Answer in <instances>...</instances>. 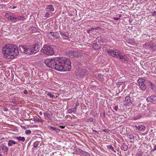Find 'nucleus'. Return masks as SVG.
<instances>
[{
    "mask_svg": "<svg viewBox=\"0 0 156 156\" xmlns=\"http://www.w3.org/2000/svg\"><path fill=\"white\" fill-rule=\"evenodd\" d=\"M44 62L47 66L59 71H69L71 69L70 61L65 57L46 59Z\"/></svg>",
    "mask_w": 156,
    "mask_h": 156,
    "instance_id": "1",
    "label": "nucleus"
},
{
    "mask_svg": "<svg viewBox=\"0 0 156 156\" xmlns=\"http://www.w3.org/2000/svg\"><path fill=\"white\" fill-rule=\"evenodd\" d=\"M2 53L4 57L8 59L13 58L19 54L18 49L16 46L12 45H6L3 47Z\"/></svg>",
    "mask_w": 156,
    "mask_h": 156,
    "instance_id": "2",
    "label": "nucleus"
},
{
    "mask_svg": "<svg viewBox=\"0 0 156 156\" xmlns=\"http://www.w3.org/2000/svg\"><path fill=\"white\" fill-rule=\"evenodd\" d=\"M41 52L44 55H51L54 53V51L52 46L50 45H44L41 50Z\"/></svg>",
    "mask_w": 156,
    "mask_h": 156,
    "instance_id": "3",
    "label": "nucleus"
},
{
    "mask_svg": "<svg viewBox=\"0 0 156 156\" xmlns=\"http://www.w3.org/2000/svg\"><path fill=\"white\" fill-rule=\"evenodd\" d=\"M106 51L107 52L109 55L114 57H119L121 53L120 51L118 49L107 50Z\"/></svg>",
    "mask_w": 156,
    "mask_h": 156,
    "instance_id": "4",
    "label": "nucleus"
},
{
    "mask_svg": "<svg viewBox=\"0 0 156 156\" xmlns=\"http://www.w3.org/2000/svg\"><path fill=\"white\" fill-rule=\"evenodd\" d=\"M19 48L21 52L30 54V46H26L24 45H22L19 46Z\"/></svg>",
    "mask_w": 156,
    "mask_h": 156,
    "instance_id": "5",
    "label": "nucleus"
},
{
    "mask_svg": "<svg viewBox=\"0 0 156 156\" xmlns=\"http://www.w3.org/2000/svg\"><path fill=\"white\" fill-rule=\"evenodd\" d=\"M8 19H10L12 21H13L14 22H16L17 21L23 20L24 19V17L23 16H20L18 17H14L12 16H9Z\"/></svg>",
    "mask_w": 156,
    "mask_h": 156,
    "instance_id": "6",
    "label": "nucleus"
},
{
    "mask_svg": "<svg viewBox=\"0 0 156 156\" xmlns=\"http://www.w3.org/2000/svg\"><path fill=\"white\" fill-rule=\"evenodd\" d=\"M33 48V53L34 54L37 52L41 46V44L40 43H36L34 45L32 46Z\"/></svg>",
    "mask_w": 156,
    "mask_h": 156,
    "instance_id": "7",
    "label": "nucleus"
},
{
    "mask_svg": "<svg viewBox=\"0 0 156 156\" xmlns=\"http://www.w3.org/2000/svg\"><path fill=\"white\" fill-rule=\"evenodd\" d=\"M67 54L70 56L78 57L80 53L75 51L70 50L67 52Z\"/></svg>",
    "mask_w": 156,
    "mask_h": 156,
    "instance_id": "8",
    "label": "nucleus"
},
{
    "mask_svg": "<svg viewBox=\"0 0 156 156\" xmlns=\"http://www.w3.org/2000/svg\"><path fill=\"white\" fill-rule=\"evenodd\" d=\"M125 103L126 105H131L133 102V101L130 99V97L129 96H126L125 98Z\"/></svg>",
    "mask_w": 156,
    "mask_h": 156,
    "instance_id": "9",
    "label": "nucleus"
},
{
    "mask_svg": "<svg viewBox=\"0 0 156 156\" xmlns=\"http://www.w3.org/2000/svg\"><path fill=\"white\" fill-rule=\"evenodd\" d=\"M146 100L147 102H150L156 101V96L151 95L148 97Z\"/></svg>",
    "mask_w": 156,
    "mask_h": 156,
    "instance_id": "10",
    "label": "nucleus"
},
{
    "mask_svg": "<svg viewBox=\"0 0 156 156\" xmlns=\"http://www.w3.org/2000/svg\"><path fill=\"white\" fill-rule=\"evenodd\" d=\"M49 34L51 35V36L54 38H58L59 37L60 35L59 33L57 32H50Z\"/></svg>",
    "mask_w": 156,
    "mask_h": 156,
    "instance_id": "11",
    "label": "nucleus"
},
{
    "mask_svg": "<svg viewBox=\"0 0 156 156\" xmlns=\"http://www.w3.org/2000/svg\"><path fill=\"white\" fill-rule=\"evenodd\" d=\"M48 128L51 131H54V132L56 133L59 132L60 131V129L57 128L55 127H53L51 126H48Z\"/></svg>",
    "mask_w": 156,
    "mask_h": 156,
    "instance_id": "12",
    "label": "nucleus"
},
{
    "mask_svg": "<svg viewBox=\"0 0 156 156\" xmlns=\"http://www.w3.org/2000/svg\"><path fill=\"white\" fill-rule=\"evenodd\" d=\"M74 148L75 149V151H76L78 154H82L84 152L82 150L77 147H74Z\"/></svg>",
    "mask_w": 156,
    "mask_h": 156,
    "instance_id": "13",
    "label": "nucleus"
},
{
    "mask_svg": "<svg viewBox=\"0 0 156 156\" xmlns=\"http://www.w3.org/2000/svg\"><path fill=\"white\" fill-rule=\"evenodd\" d=\"M60 34L62 38L65 40H69V37L65 33H64L62 32H60Z\"/></svg>",
    "mask_w": 156,
    "mask_h": 156,
    "instance_id": "14",
    "label": "nucleus"
},
{
    "mask_svg": "<svg viewBox=\"0 0 156 156\" xmlns=\"http://www.w3.org/2000/svg\"><path fill=\"white\" fill-rule=\"evenodd\" d=\"M33 120L35 122H40L41 123L43 122V120L39 118L37 116L34 117Z\"/></svg>",
    "mask_w": 156,
    "mask_h": 156,
    "instance_id": "15",
    "label": "nucleus"
},
{
    "mask_svg": "<svg viewBox=\"0 0 156 156\" xmlns=\"http://www.w3.org/2000/svg\"><path fill=\"white\" fill-rule=\"evenodd\" d=\"M47 10H49V12H53L54 10V8L53 6L52 5H47L46 7Z\"/></svg>",
    "mask_w": 156,
    "mask_h": 156,
    "instance_id": "16",
    "label": "nucleus"
},
{
    "mask_svg": "<svg viewBox=\"0 0 156 156\" xmlns=\"http://www.w3.org/2000/svg\"><path fill=\"white\" fill-rule=\"evenodd\" d=\"M144 45H145V46H148V48L150 50H153L154 49V45L153 44V43H150V44H145Z\"/></svg>",
    "mask_w": 156,
    "mask_h": 156,
    "instance_id": "17",
    "label": "nucleus"
},
{
    "mask_svg": "<svg viewBox=\"0 0 156 156\" xmlns=\"http://www.w3.org/2000/svg\"><path fill=\"white\" fill-rule=\"evenodd\" d=\"M136 128L139 131H144L145 127L144 125H141L137 126Z\"/></svg>",
    "mask_w": 156,
    "mask_h": 156,
    "instance_id": "18",
    "label": "nucleus"
},
{
    "mask_svg": "<svg viewBox=\"0 0 156 156\" xmlns=\"http://www.w3.org/2000/svg\"><path fill=\"white\" fill-rule=\"evenodd\" d=\"M128 148V147L126 144L123 143L122 144L121 147L122 150L124 151H127Z\"/></svg>",
    "mask_w": 156,
    "mask_h": 156,
    "instance_id": "19",
    "label": "nucleus"
},
{
    "mask_svg": "<svg viewBox=\"0 0 156 156\" xmlns=\"http://www.w3.org/2000/svg\"><path fill=\"white\" fill-rule=\"evenodd\" d=\"M139 86L140 88L143 90H145L147 86L144 83L140 84Z\"/></svg>",
    "mask_w": 156,
    "mask_h": 156,
    "instance_id": "20",
    "label": "nucleus"
},
{
    "mask_svg": "<svg viewBox=\"0 0 156 156\" xmlns=\"http://www.w3.org/2000/svg\"><path fill=\"white\" fill-rule=\"evenodd\" d=\"M15 138H16L20 142H23L25 140V139L24 137L18 136L16 137Z\"/></svg>",
    "mask_w": 156,
    "mask_h": 156,
    "instance_id": "21",
    "label": "nucleus"
},
{
    "mask_svg": "<svg viewBox=\"0 0 156 156\" xmlns=\"http://www.w3.org/2000/svg\"><path fill=\"white\" fill-rule=\"evenodd\" d=\"M17 143V142H15L12 140H9L8 141V145L9 146H11L13 144H15Z\"/></svg>",
    "mask_w": 156,
    "mask_h": 156,
    "instance_id": "22",
    "label": "nucleus"
},
{
    "mask_svg": "<svg viewBox=\"0 0 156 156\" xmlns=\"http://www.w3.org/2000/svg\"><path fill=\"white\" fill-rule=\"evenodd\" d=\"M148 84L150 87H151L152 90H154V88L155 87L154 85L151 82H148Z\"/></svg>",
    "mask_w": 156,
    "mask_h": 156,
    "instance_id": "23",
    "label": "nucleus"
},
{
    "mask_svg": "<svg viewBox=\"0 0 156 156\" xmlns=\"http://www.w3.org/2000/svg\"><path fill=\"white\" fill-rule=\"evenodd\" d=\"M120 59H122L121 61L123 62H125V61H127L128 59L126 58L123 55H120L119 57Z\"/></svg>",
    "mask_w": 156,
    "mask_h": 156,
    "instance_id": "24",
    "label": "nucleus"
},
{
    "mask_svg": "<svg viewBox=\"0 0 156 156\" xmlns=\"http://www.w3.org/2000/svg\"><path fill=\"white\" fill-rule=\"evenodd\" d=\"M2 150L4 151V153H5V154H7L8 151L9 149L6 146L3 145L2 147Z\"/></svg>",
    "mask_w": 156,
    "mask_h": 156,
    "instance_id": "25",
    "label": "nucleus"
},
{
    "mask_svg": "<svg viewBox=\"0 0 156 156\" xmlns=\"http://www.w3.org/2000/svg\"><path fill=\"white\" fill-rule=\"evenodd\" d=\"M141 116L142 115L140 114H139L135 116L133 118V119L134 120H137L141 118Z\"/></svg>",
    "mask_w": 156,
    "mask_h": 156,
    "instance_id": "26",
    "label": "nucleus"
},
{
    "mask_svg": "<svg viewBox=\"0 0 156 156\" xmlns=\"http://www.w3.org/2000/svg\"><path fill=\"white\" fill-rule=\"evenodd\" d=\"M107 147L109 149L111 150L114 153H116V151L115 150L114 148L111 145H108L107 146Z\"/></svg>",
    "mask_w": 156,
    "mask_h": 156,
    "instance_id": "27",
    "label": "nucleus"
},
{
    "mask_svg": "<svg viewBox=\"0 0 156 156\" xmlns=\"http://www.w3.org/2000/svg\"><path fill=\"white\" fill-rule=\"evenodd\" d=\"M145 81V80L142 79H139L138 80L137 82L138 83L139 85L140 84H142L144 83V82Z\"/></svg>",
    "mask_w": 156,
    "mask_h": 156,
    "instance_id": "28",
    "label": "nucleus"
},
{
    "mask_svg": "<svg viewBox=\"0 0 156 156\" xmlns=\"http://www.w3.org/2000/svg\"><path fill=\"white\" fill-rule=\"evenodd\" d=\"M67 111L69 113H72L73 112H76V111L73 108L68 109Z\"/></svg>",
    "mask_w": 156,
    "mask_h": 156,
    "instance_id": "29",
    "label": "nucleus"
},
{
    "mask_svg": "<svg viewBox=\"0 0 156 156\" xmlns=\"http://www.w3.org/2000/svg\"><path fill=\"white\" fill-rule=\"evenodd\" d=\"M50 12H49V10H46V13L45 14L44 16V17H46L47 18H48L50 16V14L49 13Z\"/></svg>",
    "mask_w": 156,
    "mask_h": 156,
    "instance_id": "30",
    "label": "nucleus"
},
{
    "mask_svg": "<svg viewBox=\"0 0 156 156\" xmlns=\"http://www.w3.org/2000/svg\"><path fill=\"white\" fill-rule=\"evenodd\" d=\"M93 48L95 49H98L99 45L96 43H94L92 45Z\"/></svg>",
    "mask_w": 156,
    "mask_h": 156,
    "instance_id": "31",
    "label": "nucleus"
},
{
    "mask_svg": "<svg viewBox=\"0 0 156 156\" xmlns=\"http://www.w3.org/2000/svg\"><path fill=\"white\" fill-rule=\"evenodd\" d=\"M39 144V142L36 141L34 142L33 144V147L34 148L37 147Z\"/></svg>",
    "mask_w": 156,
    "mask_h": 156,
    "instance_id": "32",
    "label": "nucleus"
},
{
    "mask_svg": "<svg viewBox=\"0 0 156 156\" xmlns=\"http://www.w3.org/2000/svg\"><path fill=\"white\" fill-rule=\"evenodd\" d=\"M47 95L49 96L51 98H55V96L52 94L50 92H49L47 94Z\"/></svg>",
    "mask_w": 156,
    "mask_h": 156,
    "instance_id": "33",
    "label": "nucleus"
},
{
    "mask_svg": "<svg viewBox=\"0 0 156 156\" xmlns=\"http://www.w3.org/2000/svg\"><path fill=\"white\" fill-rule=\"evenodd\" d=\"M30 54H34V53H33V51H34V50H33V47L32 46H30Z\"/></svg>",
    "mask_w": 156,
    "mask_h": 156,
    "instance_id": "34",
    "label": "nucleus"
},
{
    "mask_svg": "<svg viewBox=\"0 0 156 156\" xmlns=\"http://www.w3.org/2000/svg\"><path fill=\"white\" fill-rule=\"evenodd\" d=\"M123 83L122 82H118L116 83V85L117 87H119Z\"/></svg>",
    "mask_w": 156,
    "mask_h": 156,
    "instance_id": "35",
    "label": "nucleus"
},
{
    "mask_svg": "<svg viewBox=\"0 0 156 156\" xmlns=\"http://www.w3.org/2000/svg\"><path fill=\"white\" fill-rule=\"evenodd\" d=\"M82 154L83 155V156H90V154L89 153L85 151Z\"/></svg>",
    "mask_w": 156,
    "mask_h": 156,
    "instance_id": "36",
    "label": "nucleus"
},
{
    "mask_svg": "<svg viewBox=\"0 0 156 156\" xmlns=\"http://www.w3.org/2000/svg\"><path fill=\"white\" fill-rule=\"evenodd\" d=\"M128 42L130 44H132L134 42V40L133 39H129Z\"/></svg>",
    "mask_w": 156,
    "mask_h": 156,
    "instance_id": "37",
    "label": "nucleus"
},
{
    "mask_svg": "<svg viewBox=\"0 0 156 156\" xmlns=\"http://www.w3.org/2000/svg\"><path fill=\"white\" fill-rule=\"evenodd\" d=\"M31 132L30 130H27L25 131V133L27 135H29L31 133Z\"/></svg>",
    "mask_w": 156,
    "mask_h": 156,
    "instance_id": "38",
    "label": "nucleus"
},
{
    "mask_svg": "<svg viewBox=\"0 0 156 156\" xmlns=\"http://www.w3.org/2000/svg\"><path fill=\"white\" fill-rule=\"evenodd\" d=\"M87 122H93V119L92 118H90L88 119H87Z\"/></svg>",
    "mask_w": 156,
    "mask_h": 156,
    "instance_id": "39",
    "label": "nucleus"
},
{
    "mask_svg": "<svg viewBox=\"0 0 156 156\" xmlns=\"http://www.w3.org/2000/svg\"><path fill=\"white\" fill-rule=\"evenodd\" d=\"M98 77L101 80H103L104 79V78H103V76L101 74L98 75Z\"/></svg>",
    "mask_w": 156,
    "mask_h": 156,
    "instance_id": "40",
    "label": "nucleus"
},
{
    "mask_svg": "<svg viewBox=\"0 0 156 156\" xmlns=\"http://www.w3.org/2000/svg\"><path fill=\"white\" fill-rule=\"evenodd\" d=\"M44 116L45 117V116H47L48 117V118H49V114L48 113H44Z\"/></svg>",
    "mask_w": 156,
    "mask_h": 156,
    "instance_id": "41",
    "label": "nucleus"
},
{
    "mask_svg": "<svg viewBox=\"0 0 156 156\" xmlns=\"http://www.w3.org/2000/svg\"><path fill=\"white\" fill-rule=\"evenodd\" d=\"M121 16L120 15L119 16V17H114L113 19L115 20H118L120 19V17Z\"/></svg>",
    "mask_w": 156,
    "mask_h": 156,
    "instance_id": "42",
    "label": "nucleus"
},
{
    "mask_svg": "<svg viewBox=\"0 0 156 156\" xmlns=\"http://www.w3.org/2000/svg\"><path fill=\"white\" fill-rule=\"evenodd\" d=\"M23 93L25 94H27L28 93V91L27 90H25L23 91Z\"/></svg>",
    "mask_w": 156,
    "mask_h": 156,
    "instance_id": "43",
    "label": "nucleus"
},
{
    "mask_svg": "<svg viewBox=\"0 0 156 156\" xmlns=\"http://www.w3.org/2000/svg\"><path fill=\"white\" fill-rule=\"evenodd\" d=\"M152 15L154 16H156V11H154L152 14Z\"/></svg>",
    "mask_w": 156,
    "mask_h": 156,
    "instance_id": "44",
    "label": "nucleus"
},
{
    "mask_svg": "<svg viewBox=\"0 0 156 156\" xmlns=\"http://www.w3.org/2000/svg\"><path fill=\"white\" fill-rule=\"evenodd\" d=\"M118 107L117 106H115L114 107V110H115L116 111H117V110L118 109Z\"/></svg>",
    "mask_w": 156,
    "mask_h": 156,
    "instance_id": "45",
    "label": "nucleus"
},
{
    "mask_svg": "<svg viewBox=\"0 0 156 156\" xmlns=\"http://www.w3.org/2000/svg\"><path fill=\"white\" fill-rule=\"evenodd\" d=\"M153 51L156 52V45H155L154 46V49Z\"/></svg>",
    "mask_w": 156,
    "mask_h": 156,
    "instance_id": "46",
    "label": "nucleus"
},
{
    "mask_svg": "<svg viewBox=\"0 0 156 156\" xmlns=\"http://www.w3.org/2000/svg\"><path fill=\"white\" fill-rule=\"evenodd\" d=\"M98 42L100 44H101V43H103V41H102V40H99L98 41Z\"/></svg>",
    "mask_w": 156,
    "mask_h": 156,
    "instance_id": "47",
    "label": "nucleus"
},
{
    "mask_svg": "<svg viewBox=\"0 0 156 156\" xmlns=\"http://www.w3.org/2000/svg\"><path fill=\"white\" fill-rule=\"evenodd\" d=\"M77 105H75V106L74 108H73L76 111V109H77Z\"/></svg>",
    "mask_w": 156,
    "mask_h": 156,
    "instance_id": "48",
    "label": "nucleus"
},
{
    "mask_svg": "<svg viewBox=\"0 0 156 156\" xmlns=\"http://www.w3.org/2000/svg\"><path fill=\"white\" fill-rule=\"evenodd\" d=\"M98 27H97L96 28H91L90 30H91V31H92L94 30L98 29Z\"/></svg>",
    "mask_w": 156,
    "mask_h": 156,
    "instance_id": "49",
    "label": "nucleus"
},
{
    "mask_svg": "<svg viewBox=\"0 0 156 156\" xmlns=\"http://www.w3.org/2000/svg\"><path fill=\"white\" fill-rule=\"evenodd\" d=\"M91 31V30H87V33L89 34H90V31Z\"/></svg>",
    "mask_w": 156,
    "mask_h": 156,
    "instance_id": "50",
    "label": "nucleus"
},
{
    "mask_svg": "<svg viewBox=\"0 0 156 156\" xmlns=\"http://www.w3.org/2000/svg\"><path fill=\"white\" fill-rule=\"evenodd\" d=\"M59 127L60 128H62V129H64L65 128V126H60Z\"/></svg>",
    "mask_w": 156,
    "mask_h": 156,
    "instance_id": "51",
    "label": "nucleus"
},
{
    "mask_svg": "<svg viewBox=\"0 0 156 156\" xmlns=\"http://www.w3.org/2000/svg\"><path fill=\"white\" fill-rule=\"evenodd\" d=\"M156 150V145L154 146V148L152 151H154Z\"/></svg>",
    "mask_w": 156,
    "mask_h": 156,
    "instance_id": "52",
    "label": "nucleus"
},
{
    "mask_svg": "<svg viewBox=\"0 0 156 156\" xmlns=\"http://www.w3.org/2000/svg\"><path fill=\"white\" fill-rule=\"evenodd\" d=\"M17 7V6H13L12 7V9H15V8H16Z\"/></svg>",
    "mask_w": 156,
    "mask_h": 156,
    "instance_id": "53",
    "label": "nucleus"
},
{
    "mask_svg": "<svg viewBox=\"0 0 156 156\" xmlns=\"http://www.w3.org/2000/svg\"><path fill=\"white\" fill-rule=\"evenodd\" d=\"M103 131L105 132H108V130L107 129H105L103 130Z\"/></svg>",
    "mask_w": 156,
    "mask_h": 156,
    "instance_id": "54",
    "label": "nucleus"
},
{
    "mask_svg": "<svg viewBox=\"0 0 156 156\" xmlns=\"http://www.w3.org/2000/svg\"><path fill=\"white\" fill-rule=\"evenodd\" d=\"M3 138V137H2V136H0V140H1Z\"/></svg>",
    "mask_w": 156,
    "mask_h": 156,
    "instance_id": "55",
    "label": "nucleus"
},
{
    "mask_svg": "<svg viewBox=\"0 0 156 156\" xmlns=\"http://www.w3.org/2000/svg\"><path fill=\"white\" fill-rule=\"evenodd\" d=\"M154 89V90H153V91L154 92H156V87H155Z\"/></svg>",
    "mask_w": 156,
    "mask_h": 156,
    "instance_id": "56",
    "label": "nucleus"
},
{
    "mask_svg": "<svg viewBox=\"0 0 156 156\" xmlns=\"http://www.w3.org/2000/svg\"><path fill=\"white\" fill-rule=\"evenodd\" d=\"M43 114V113L42 112H39V114L41 115H42Z\"/></svg>",
    "mask_w": 156,
    "mask_h": 156,
    "instance_id": "57",
    "label": "nucleus"
},
{
    "mask_svg": "<svg viewBox=\"0 0 156 156\" xmlns=\"http://www.w3.org/2000/svg\"><path fill=\"white\" fill-rule=\"evenodd\" d=\"M8 13H7V14H5V17H6L7 19H8V18H9V16H8H8L6 17V16H7V15H8Z\"/></svg>",
    "mask_w": 156,
    "mask_h": 156,
    "instance_id": "58",
    "label": "nucleus"
},
{
    "mask_svg": "<svg viewBox=\"0 0 156 156\" xmlns=\"http://www.w3.org/2000/svg\"><path fill=\"white\" fill-rule=\"evenodd\" d=\"M51 118V117L49 115V118H48L49 119H50Z\"/></svg>",
    "mask_w": 156,
    "mask_h": 156,
    "instance_id": "59",
    "label": "nucleus"
},
{
    "mask_svg": "<svg viewBox=\"0 0 156 156\" xmlns=\"http://www.w3.org/2000/svg\"><path fill=\"white\" fill-rule=\"evenodd\" d=\"M93 132H97L96 131V130H93Z\"/></svg>",
    "mask_w": 156,
    "mask_h": 156,
    "instance_id": "60",
    "label": "nucleus"
},
{
    "mask_svg": "<svg viewBox=\"0 0 156 156\" xmlns=\"http://www.w3.org/2000/svg\"><path fill=\"white\" fill-rule=\"evenodd\" d=\"M131 137H130L129 139H132V137L131 136Z\"/></svg>",
    "mask_w": 156,
    "mask_h": 156,
    "instance_id": "61",
    "label": "nucleus"
},
{
    "mask_svg": "<svg viewBox=\"0 0 156 156\" xmlns=\"http://www.w3.org/2000/svg\"><path fill=\"white\" fill-rule=\"evenodd\" d=\"M8 109V108H6L5 109V110H6V111H7V110Z\"/></svg>",
    "mask_w": 156,
    "mask_h": 156,
    "instance_id": "62",
    "label": "nucleus"
},
{
    "mask_svg": "<svg viewBox=\"0 0 156 156\" xmlns=\"http://www.w3.org/2000/svg\"><path fill=\"white\" fill-rule=\"evenodd\" d=\"M4 111H5V108H4Z\"/></svg>",
    "mask_w": 156,
    "mask_h": 156,
    "instance_id": "63",
    "label": "nucleus"
}]
</instances>
